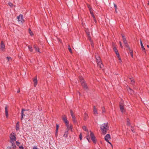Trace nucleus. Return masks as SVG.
I'll use <instances>...</instances> for the list:
<instances>
[{"instance_id":"nucleus-64","label":"nucleus","mask_w":149,"mask_h":149,"mask_svg":"<svg viewBox=\"0 0 149 149\" xmlns=\"http://www.w3.org/2000/svg\"><path fill=\"white\" fill-rule=\"evenodd\" d=\"M148 4L149 5V1H148Z\"/></svg>"},{"instance_id":"nucleus-22","label":"nucleus","mask_w":149,"mask_h":149,"mask_svg":"<svg viewBox=\"0 0 149 149\" xmlns=\"http://www.w3.org/2000/svg\"><path fill=\"white\" fill-rule=\"evenodd\" d=\"M72 121L74 124H77V122L75 118L72 119Z\"/></svg>"},{"instance_id":"nucleus-33","label":"nucleus","mask_w":149,"mask_h":149,"mask_svg":"<svg viewBox=\"0 0 149 149\" xmlns=\"http://www.w3.org/2000/svg\"><path fill=\"white\" fill-rule=\"evenodd\" d=\"M56 132L57 133L58 132V129L59 125L58 124H56Z\"/></svg>"},{"instance_id":"nucleus-53","label":"nucleus","mask_w":149,"mask_h":149,"mask_svg":"<svg viewBox=\"0 0 149 149\" xmlns=\"http://www.w3.org/2000/svg\"><path fill=\"white\" fill-rule=\"evenodd\" d=\"M19 149H24V148L22 146H19Z\"/></svg>"},{"instance_id":"nucleus-50","label":"nucleus","mask_w":149,"mask_h":149,"mask_svg":"<svg viewBox=\"0 0 149 149\" xmlns=\"http://www.w3.org/2000/svg\"><path fill=\"white\" fill-rule=\"evenodd\" d=\"M91 45L92 47H94V44L93 41L91 42Z\"/></svg>"},{"instance_id":"nucleus-10","label":"nucleus","mask_w":149,"mask_h":149,"mask_svg":"<svg viewBox=\"0 0 149 149\" xmlns=\"http://www.w3.org/2000/svg\"><path fill=\"white\" fill-rule=\"evenodd\" d=\"M33 81L34 83V86L36 87L38 83L37 79V76H36L33 79Z\"/></svg>"},{"instance_id":"nucleus-41","label":"nucleus","mask_w":149,"mask_h":149,"mask_svg":"<svg viewBox=\"0 0 149 149\" xmlns=\"http://www.w3.org/2000/svg\"><path fill=\"white\" fill-rule=\"evenodd\" d=\"M123 42L124 43H127V41L126 40V38H124V39H123Z\"/></svg>"},{"instance_id":"nucleus-27","label":"nucleus","mask_w":149,"mask_h":149,"mask_svg":"<svg viewBox=\"0 0 149 149\" xmlns=\"http://www.w3.org/2000/svg\"><path fill=\"white\" fill-rule=\"evenodd\" d=\"M28 47L29 51L31 52H32L33 51V49L32 47L29 45L28 46Z\"/></svg>"},{"instance_id":"nucleus-4","label":"nucleus","mask_w":149,"mask_h":149,"mask_svg":"<svg viewBox=\"0 0 149 149\" xmlns=\"http://www.w3.org/2000/svg\"><path fill=\"white\" fill-rule=\"evenodd\" d=\"M62 118L64 122L65 123L66 126L68 128V127L69 122L67 120L66 117L65 115H64L62 116Z\"/></svg>"},{"instance_id":"nucleus-36","label":"nucleus","mask_w":149,"mask_h":149,"mask_svg":"<svg viewBox=\"0 0 149 149\" xmlns=\"http://www.w3.org/2000/svg\"><path fill=\"white\" fill-rule=\"evenodd\" d=\"M102 113L105 112V109L104 107H102Z\"/></svg>"},{"instance_id":"nucleus-48","label":"nucleus","mask_w":149,"mask_h":149,"mask_svg":"<svg viewBox=\"0 0 149 149\" xmlns=\"http://www.w3.org/2000/svg\"><path fill=\"white\" fill-rule=\"evenodd\" d=\"M127 49H128L130 51V52L131 51H132V50H131L130 49V47H129V46L128 47H127Z\"/></svg>"},{"instance_id":"nucleus-16","label":"nucleus","mask_w":149,"mask_h":149,"mask_svg":"<svg viewBox=\"0 0 149 149\" xmlns=\"http://www.w3.org/2000/svg\"><path fill=\"white\" fill-rule=\"evenodd\" d=\"M5 111L6 117V118H8V112L7 105H6V106L5 107Z\"/></svg>"},{"instance_id":"nucleus-31","label":"nucleus","mask_w":149,"mask_h":149,"mask_svg":"<svg viewBox=\"0 0 149 149\" xmlns=\"http://www.w3.org/2000/svg\"><path fill=\"white\" fill-rule=\"evenodd\" d=\"M68 49L70 53L72 54V51L69 45H68Z\"/></svg>"},{"instance_id":"nucleus-24","label":"nucleus","mask_w":149,"mask_h":149,"mask_svg":"<svg viewBox=\"0 0 149 149\" xmlns=\"http://www.w3.org/2000/svg\"><path fill=\"white\" fill-rule=\"evenodd\" d=\"M68 131H65V133L64 134L63 136H64L65 137H67L68 136Z\"/></svg>"},{"instance_id":"nucleus-51","label":"nucleus","mask_w":149,"mask_h":149,"mask_svg":"<svg viewBox=\"0 0 149 149\" xmlns=\"http://www.w3.org/2000/svg\"><path fill=\"white\" fill-rule=\"evenodd\" d=\"M71 116L72 117V119L75 118V115H74V114L73 115H71Z\"/></svg>"},{"instance_id":"nucleus-49","label":"nucleus","mask_w":149,"mask_h":149,"mask_svg":"<svg viewBox=\"0 0 149 149\" xmlns=\"http://www.w3.org/2000/svg\"><path fill=\"white\" fill-rule=\"evenodd\" d=\"M127 49H128L130 51V52L131 51H132V50H131L130 49V47H129V46L128 47H127Z\"/></svg>"},{"instance_id":"nucleus-59","label":"nucleus","mask_w":149,"mask_h":149,"mask_svg":"<svg viewBox=\"0 0 149 149\" xmlns=\"http://www.w3.org/2000/svg\"><path fill=\"white\" fill-rule=\"evenodd\" d=\"M107 142L108 143H109L110 144H111V146L112 145V144L111 143H110V142L109 141V140H108V141H107Z\"/></svg>"},{"instance_id":"nucleus-9","label":"nucleus","mask_w":149,"mask_h":149,"mask_svg":"<svg viewBox=\"0 0 149 149\" xmlns=\"http://www.w3.org/2000/svg\"><path fill=\"white\" fill-rule=\"evenodd\" d=\"M120 108L121 112L123 113L125 111L124 108V104L123 103H120Z\"/></svg>"},{"instance_id":"nucleus-38","label":"nucleus","mask_w":149,"mask_h":149,"mask_svg":"<svg viewBox=\"0 0 149 149\" xmlns=\"http://www.w3.org/2000/svg\"><path fill=\"white\" fill-rule=\"evenodd\" d=\"M79 138L80 140L82 139V135L81 133H80L79 135Z\"/></svg>"},{"instance_id":"nucleus-11","label":"nucleus","mask_w":149,"mask_h":149,"mask_svg":"<svg viewBox=\"0 0 149 149\" xmlns=\"http://www.w3.org/2000/svg\"><path fill=\"white\" fill-rule=\"evenodd\" d=\"M29 109H22V111H21V120H22L23 117L25 116V114L24 113V111H29Z\"/></svg>"},{"instance_id":"nucleus-29","label":"nucleus","mask_w":149,"mask_h":149,"mask_svg":"<svg viewBox=\"0 0 149 149\" xmlns=\"http://www.w3.org/2000/svg\"><path fill=\"white\" fill-rule=\"evenodd\" d=\"M87 6H88V8H89V10L90 11H91L92 10H93V9L91 8V6H90V5L88 4H87Z\"/></svg>"},{"instance_id":"nucleus-58","label":"nucleus","mask_w":149,"mask_h":149,"mask_svg":"<svg viewBox=\"0 0 149 149\" xmlns=\"http://www.w3.org/2000/svg\"><path fill=\"white\" fill-rule=\"evenodd\" d=\"M87 139L88 140V141L89 142H90L91 141H90V138H87Z\"/></svg>"},{"instance_id":"nucleus-63","label":"nucleus","mask_w":149,"mask_h":149,"mask_svg":"<svg viewBox=\"0 0 149 149\" xmlns=\"http://www.w3.org/2000/svg\"><path fill=\"white\" fill-rule=\"evenodd\" d=\"M147 47H148L149 48V45H147Z\"/></svg>"},{"instance_id":"nucleus-13","label":"nucleus","mask_w":149,"mask_h":149,"mask_svg":"<svg viewBox=\"0 0 149 149\" xmlns=\"http://www.w3.org/2000/svg\"><path fill=\"white\" fill-rule=\"evenodd\" d=\"M111 139L110 135L109 134H107L104 137V139L106 141H108V139Z\"/></svg>"},{"instance_id":"nucleus-62","label":"nucleus","mask_w":149,"mask_h":149,"mask_svg":"<svg viewBox=\"0 0 149 149\" xmlns=\"http://www.w3.org/2000/svg\"><path fill=\"white\" fill-rule=\"evenodd\" d=\"M134 129H133H133H132V130H131L132 131V132H134Z\"/></svg>"},{"instance_id":"nucleus-12","label":"nucleus","mask_w":149,"mask_h":149,"mask_svg":"<svg viewBox=\"0 0 149 149\" xmlns=\"http://www.w3.org/2000/svg\"><path fill=\"white\" fill-rule=\"evenodd\" d=\"M96 59L97 65H99L100 64H102V61L99 56H98L96 58Z\"/></svg>"},{"instance_id":"nucleus-2","label":"nucleus","mask_w":149,"mask_h":149,"mask_svg":"<svg viewBox=\"0 0 149 149\" xmlns=\"http://www.w3.org/2000/svg\"><path fill=\"white\" fill-rule=\"evenodd\" d=\"M90 136L91 140L93 141L94 143L95 144H96L97 141L94 133L91 131H90Z\"/></svg>"},{"instance_id":"nucleus-19","label":"nucleus","mask_w":149,"mask_h":149,"mask_svg":"<svg viewBox=\"0 0 149 149\" xmlns=\"http://www.w3.org/2000/svg\"><path fill=\"white\" fill-rule=\"evenodd\" d=\"M93 113L95 114H98L97 109L96 108L95 106H93Z\"/></svg>"},{"instance_id":"nucleus-1","label":"nucleus","mask_w":149,"mask_h":149,"mask_svg":"<svg viewBox=\"0 0 149 149\" xmlns=\"http://www.w3.org/2000/svg\"><path fill=\"white\" fill-rule=\"evenodd\" d=\"M109 127L108 123H105L102 124L100 127L102 132L104 135L106 134L107 131L109 130Z\"/></svg>"},{"instance_id":"nucleus-14","label":"nucleus","mask_w":149,"mask_h":149,"mask_svg":"<svg viewBox=\"0 0 149 149\" xmlns=\"http://www.w3.org/2000/svg\"><path fill=\"white\" fill-rule=\"evenodd\" d=\"M128 93L130 95H132L134 93V91L130 87L127 90Z\"/></svg>"},{"instance_id":"nucleus-25","label":"nucleus","mask_w":149,"mask_h":149,"mask_svg":"<svg viewBox=\"0 0 149 149\" xmlns=\"http://www.w3.org/2000/svg\"><path fill=\"white\" fill-rule=\"evenodd\" d=\"M116 55H117V56L118 58V59L119 60H120L121 61V58H120V55L118 53H116Z\"/></svg>"},{"instance_id":"nucleus-17","label":"nucleus","mask_w":149,"mask_h":149,"mask_svg":"<svg viewBox=\"0 0 149 149\" xmlns=\"http://www.w3.org/2000/svg\"><path fill=\"white\" fill-rule=\"evenodd\" d=\"M19 122L18 121L16 124L15 126V129L16 131L19 130Z\"/></svg>"},{"instance_id":"nucleus-39","label":"nucleus","mask_w":149,"mask_h":149,"mask_svg":"<svg viewBox=\"0 0 149 149\" xmlns=\"http://www.w3.org/2000/svg\"><path fill=\"white\" fill-rule=\"evenodd\" d=\"M98 65L99 66L100 68H102L103 66V65L102 64H102H100L99 65Z\"/></svg>"},{"instance_id":"nucleus-28","label":"nucleus","mask_w":149,"mask_h":149,"mask_svg":"<svg viewBox=\"0 0 149 149\" xmlns=\"http://www.w3.org/2000/svg\"><path fill=\"white\" fill-rule=\"evenodd\" d=\"M83 130L85 131H88L86 127L85 126H84L82 127Z\"/></svg>"},{"instance_id":"nucleus-7","label":"nucleus","mask_w":149,"mask_h":149,"mask_svg":"<svg viewBox=\"0 0 149 149\" xmlns=\"http://www.w3.org/2000/svg\"><path fill=\"white\" fill-rule=\"evenodd\" d=\"M12 147H8L7 148L9 149H16V146L14 142H11Z\"/></svg>"},{"instance_id":"nucleus-57","label":"nucleus","mask_w":149,"mask_h":149,"mask_svg":"<svg viewBox=\"0 0 149 149\" xmlns=\"http://www.w3.org/2000/svg\"><path fill=\"white\" fill-rule=\"evenodd\" d=\"M20 92V88H19V89H18V91H17V93H19Z\"/></svg>"},{"instance_id":"nucleus-55","label":"nucleus","mask_w":149,"mask_h":149,"mask_svg":"<svg viewBox=\"0 0 149 149\" xmlns=\"http://www.w3.org/2000/svg\"><path fill=\"white\" fill-rule=\"evenodd\" d=\"M6 58L8 60V61H9L10 59H11V58L10 57H9L8 56H7L6 57Z\"/></svg>"},{"instance_id":"nucleus-54","label":"nucleus","mask_w":149,"mask_h":149,"mask_svg":"<svg viewBox=\"0 0 149 149\" xmlns=\"http://www.w3.org/2000/svg\"><path fill=\"white\" fill-rule=\"evenodd\" d=\"M33 149H38L37 148V146H34L33 148Z\"/></svg>"},{"instance_id":"nucleus-42","label":"nucleus","mask_w":149,"mask_h":149,"mask_svg":"<svg viewBox=\"0 0 149 149\" xmlns=\"http://www.w3.org/2000/svg\"><path fill=\"white\" fill-rule=\"evenodd\" d=\"M16 143L17 146H19V147L20 146H19V144H20V143L19 142H18V141H16Z\"/></svg>"},{"instance_id":"nucleus-21","label":"nucleus","mask_w":149,"mask_h":149,"mask_svg":"<svg viewBox=\"0 0 149 149\" xmlns=\"http://www.w3.org/2000/svg\"><path fill=\"white\" fill-rule=\"evenodd\" d=\"M140 43H141V48L142 49V51L144 50L145 52V48H144V47L143 46V45L142 42V41L141 40V39H140Z\"/></svg>"},{"instance_id":"nucleus-32","label":"nucleus","mask_w":149,"mask_h":149,"mask_svg":"<svg viewBox=\"0 0 149 149\" xmlns=\"http://www.w3.org/2000/svg\"><path fill=\"white\" fill-rule=\"evenodd\" d=\"M114 7L115 8V9L116 12V13H117V5H116V4H115L114 3Z\"/></svg>"},{"instance_id":"nucleus-60","label":"nucleus","mask_w":149,"mask_h":149,"mask_svg":"<svg viewBox=\"0 0 149 149\" xmlns=\"http://www.w3.org/2000/svg\"><path fill=\"white\" fill-rule=\"evenodd\" d=\"M86 138H89V136L88 135L87 136H86Z\"/></svg>"},{"instance_id":"nucleus-15","label":"nucleus","mask_w":149,"mask_h":149,"mask_svg":"<svg viewBox=\"0 0 149 149\" xmlns=\"http://www.w3.org/2000/svg\"><path fill=\"white\" fill-rule=\"evenodd\" d=\"M90 13H91V15H92V17H93V19H94V21H95V22H96V19L93 13V10H92L91 11H90Z\"/></svg>"},{"instance_id":"nucleus-3","label":"nucleus","mask_w":149,"mask_h":149,"mask_svg":"<svg viewBox=\"0 0 149 149\" xmlns=\"http://www.w3.org/2000/svg\"><path fill=\"white\" fill-rule=\"evenodd\" d=\"M10 142H14V141H15L16 140V137L15 136V134L14 133L13 134L11 133L10 134Z\"/></svg>"},{"instance_id":"nucleus-5","label":"nucleus","mask_w":149,"mask_h":149,"mask_svg":"<svg viewBox=\"0 0 149 149\" xmlns=\"http://www.w3.org/2000/svg\"><path fill=\"white\" fill-rule=\"evenodd\" d=\"M17 19L18 21L21 22L22 23L24 22V20L23 19V15H20L17 17Z\"/></svg>"},{"instance_id":"nucleus-34","label":"nucleus","mask_w":149,"mask_h":149,"mask_svg":"<svg viewBox=\"0 0 149 149\" xmlns=\"http://www.w3.org/2000/svg\"><path fill=\"white\" fill-rule=\"evenodd\" d=\"M127 125H130V123L129 122V121H130V119H129V118H127Z\"/></svg>"},{"instance_id":"nucleus-26","label":"nucleus","mask_w":149,"mask_h":149,"mask_svg":"<svg viewBox=\"0 0 149 149\" xmlns=\"http://www.w3.org/2000/svg\"><path fill=\"white\" fill-rule=\"evenodd\" d=\"M113 49L114 51V52H115L116 54V53H118V51L116 47H114V48H113Z\"/></svg>"},{"instance_id":"nucleus-56","label":"nucleus","mask_w":149,"mask_h":149,"mask_svg":"<svg viewBox=\"0 0 149 149\" xmlns=\"http://www.w3.org/2000/svg\"><path fill=\"white\" fill-rule=\"evenodd\" d=\"M121 36L123 38V39H124V38H125L124 35H123L122 34Z\"/></svg>"},{"instance_id":"nucleus-30","label":"nucleus","mask_w":149,"mask_h":149,"mask_svg":"<svg viewBox=\"0 0 149 149\" xmlns=\"http://www.w3.org/2000/svg\"><path fill=\"white\" fill-rule=\"evenodd\" d=\"M29 33L30 34V35L31 36H32L33 35V33L32 32V31H31V29H29Z\"/></svg>"},{"instance_id":"nucleus-47","label":"nucleus","mask_w":149,"mask_h":149,"mask_svg":"<svg viewBox=\"0 0 149 149\" xmlns=\"http://www.w3.org/2000/svg\"><path fill=\"white\" fill-rule=\"evenodd\" d=\"M119 44H120V47L122 48L123 47V46L122 45V44H121V42L120 41L119 42Z\"/></svg>"},{"instance_id":"nucleus-61","label":"nucleus","mask_w":149,"mask_h":149,"mask_svg":"<svg viewBox=\"0 0 149 149\" xmlns=\"http://www.w3.org/2000/svg\"><path fill=\"white\" fill-rule=\"evenodd\" d=\"M86 138H89V136L88 135L87 136H86Z\"/></svg>"},{"instance_id":"nucleus-37","label":"nucleus","mask_w":149,"mask_h":149,"mask_svg":"<svg viewBox=\"0 0 149 149\" xmlns=\"http://www.w3.org/2000/svg\"><path fill=\"white\" fill-rule=\"evenodd\" d=\"M88 39L89 41L90 42H91L93 41L91 39V38L90 36H88Z\"/></svg>"},{"instance_id":"nucleus-46","label":"nucleus","mask_w":149,"mask_h":149,"mask_svg":"<svg viewBox=\"0 0 149 149\" xmlns=\"http://www.w3.org/2000/svg\"><path fill=\"white\" fill-rule=\"evenodd\" d=\"M130 53L131 54V56L133 57V51H131Z\"/></svg>"},{"instance_id":"nucleus-44","label":"nucleus","mask_w":149,"mask_h":149,"mask_svg":"<svg viewBox=\"0 0 149 149\" xmlns=\"http://www.w3.org/2000/svg\"><path fill=\"white\" fill-rule=\"evenodd\" d=\"M72 125H70V127H69V126L68 125V128L67 127V128L68 129V130H70V129H72Z\"/></svg>"},{"instance_id":"nucleus-52","label":"nucleus","mask_w":149,"mask_h":149,"mask_svg":"<svg viewBox=\"0 0 149 149\" xmlns=\"http://www.w3.org/2000/svg\"><path fill=\"white\" fill-rule=\"evenodd\" d=\"M131 81L132 84H133L134 83V80H131Z\"/></svg>"},{"instance_id":"nucleus-18","label":"nucleus","mask_w":149,"mask_h":149,"mask_svg":"<svg viewBox=\"0 0 149 149\" xmlns=\"http://www.w3.org/2000/svg\"><path fill=\"white\" fill-rule=\"evenodd\" d=\"M88 117V114L85 113L84 114V120H86Z\"/></svg>"},{"instance_id":"nucleus-45","label":"nucleus","mask_w":149,"mask_h":149,"mask_svg":"<svg viewBox=\"0 0 149 149\" xmlns=\"http://www.w3.org/2000/svg\"><path fill=\"white\" fill-rule=\"evenodd\" d=\"M70 113L71 115L74 114V112H73L72 110L71 109L70 110Z\"/></svg>"},{"instance_id":"nucleus-8","label":"nucleus","mask_w":149,"mask_h":149,"mask_svg":"<svg viewBox=\"0 0 149 149\" xmlns=\"http://www.w3.org/2000/svg\"><path fill=\"white\" fill-rule=\"evenodd\" d=\"M81 84L83 88L85 89H87L88 88V86L85 81H82V82L81 83Z\"/></svg>"},{"instance_id":"nucleus-6","label":"nucleus","mask_w":149,"mask_h":149,"mask_svg":"<svg viewBox=\"0 0 149 149\" xmlns=\"http://www.w3.org/2000/svg\"><path fill=\"white\" fill-rule=\"evenodd\" d=\"M0 49L3 51H4L5 49V45L4 44L3 41L1 42V45L0 46Z\"/></svg>"},{"instance_id":"nucleus-35","label":"nucleus","mask_w":149,"mask_h":149,"mask_svg":"<svg viewBox=\"0 0 149 149\" xmlns=\"http://www.w3.org/2000/svg\"><path fill=\"white\" fill-rule=\"evenodd\" d=\"M8 5L9 6H10V7H12L13 6V4L11 2H9L8 3Z\"/></svg>"},{"instance_id":"nucleus-40","label":"nucleus","mask_w":149,"mask_h":149,"mask_svg":"<svg viewBox=\"0 0 149 149\" xmlns=\"http://www.w3.org/2000/svg\"><path fill=\"white\" fill-rule=\"evenodd\" d=\"M86 33L87 34V35L88 36H90V32H89L88 31H86Z\"/></svg>"},{"instance_id":"nucleus-43","label":"nucleus","mask_w":149,"mask_h":149,"mask_svg":"<svg viewBox=\"0 0 149 149\" xmlns=\"http://www.w3.org/2000/svg\"><path fill=\"white\" fill-rule=\"evenodd\" d=\"M124 44H125V46L126 47V48L127 47H128L129 46L127 43V42L125 43H124Z\"/></svg>"},{"instance_id":"nucleus-23","label":"nucleus","mask_w":149,"mask_h":149,"mask_svg":"<svg viewBox=\"0 0 149 149\" xmlns=\"http://www.w3.org/2000/svg\"><path fill=\"white\" fill-rule=\"evenodd\" d=\"M79 79L81 83L82 82V81H85L83 79V78L81 76H79Z\"/></svg>"},{"instance_id":"nucleus-20","label":"nucleus","mask_w":149,"mask_h":149,"mask_svg":"<svg viewBox=\"0 0 149 149\" xmlns=\"http://www.w3.org/2000/svg\"><path fill=\"white\" fill-rule=\"evenodd\" d=\"M34 47L35 49V50L36 51H37L38 52H39V53H40L39 51V48L38 46H36L35 45H34Z\"/></svg>"}]
</instances>
